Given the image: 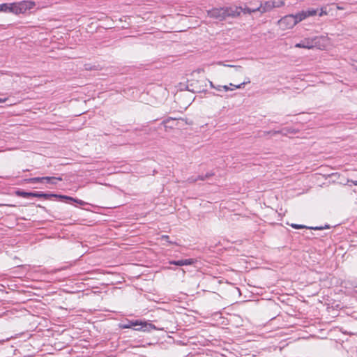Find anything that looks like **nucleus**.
<instances>
[{
  "label": "nucleus",
  "instance_id": "obj_23",
  "mask_svg": "<svg viewBox=\"0 0 357 357\" xmlns=\"http://www.w3.org/2000/svg\"><path fill=\"white\" fill-rule=\"evenodd\" d=\"M161 239L164 241H167L169 239V236L167 235H163L161 236Z\"/></svg>",
  "mask_w": 357,
  "mask_h": 357
},
{
  "label": "nucleus",
  "instance_id": "obj_4",
  "mask_svg": "<svg viewBox=\"0 0 357 357\" xmlns=\"http://www.w3.org/2000/svg\"><path fill=\"white\" fill-rule=\"evenodd\" d=\"M35 6L36 3L30 0L15 2V15L25 14Z\"/></svg>",
  "mask_w": 357,
  "mask_h": 357
},
{
  "label": "nucleus",
  "instance_id": "obj_19",
  "mask_svg": "<svg viewBox=\"0 0 357 357\" xmlns=\"http://www.w3.org/2000/svg\"><path fill=\"white\" fill-rule=\"evenodd\" d=\"M43 181V177H36V178H31L27 180V181L30 183H37Z\"/></svg>",
  "mask_w": 357,
  "mask_h": 357
},
{
  "label": "nucleus",
  "instance_id": "obj_18",
  "mask_svg": "<svg viewBox=\"0 0 357 357\" xmlns=\"http://www.w3.org/2000/svg\"><path fill=\"white\" fill-rule=\"evenodd\" d=\"M53 180H59V181H61L62 178L59 177V178H55V177H49V176H46V177H43V181H46L47 182H52V183H54L52 181Z\"/></svg>",
  "mask_w": 357,
  "mask_h": 357
},
{
  "label": "nucleus",
  "instance_id": "obj_22",
  "mask_svg": "<svg viewBox=\"0 0 357 357\" xmlns=\"http://www.w3.org/2000/svg\"><path fill=\"white\" fill-rule=\"evenodd\" d=\"M215 89L218 91H221L223 90L221 85L215 86Z\"/></svg>",
  "mask_w": 357,
  "mask_h": 357
},
{
  "label": "nucleus",
  "instance_id": "obj_26",
  "mask_svg": "<svg viewBox=\"0 0 357 357\" xmlns=\"http://www.w3.org/2000/svg\"><path fill=\"white\" fill-rule=\"evenodd\" d=\"M210 86L215 89V86L213 84L212 82H210Z\"/></svg>",
  "mask_w": 357,
  "mask_h": 357
},
{
  "label": "nucleus",
  "instance_id": "obj_10",
  "mask_svg": "<svg viewBox=\"0 0 357 357\" xmlns=\"http://www.w3.org/2000/svg\"><path fill=\"white\" fill-rule=\"evenodd\" d=\"M234 10H235V8H241L238 10V11H240V14L241 13H244V14H252L253 13H256V12H258L257 10H256V7L255 8H250L247 6H245L244 7H238V6H235V7H232Z\"/></svg>",
  "mask_w": 357,
  "mask_h": 357
},
{
  "label": "nucleus",
  "instance_id": "obj_8",
  "mask_svg": "<svg viewBox=\"0 0 357 357\" xmlns=\"http://www.w3.org/2000/svg\"><path fill=\"white\" fill-rule=\"evenodd\" d=\"M249 83H250V78L246 77L245 79L244 82L239 84H233L230 83L229 86L222 85V88L225 91H233L234 89H241L244 85L248 84Z\"/></svg>",
  "mask_w": 357,
  "mask_h": 357
},
{
  "label": "nucleus",
  "instance_id": "obj_20",
  "mask_svg": "<svg viewBox=\"0 0 357 357\" xmlns=\"http://www.w3.org/2000/svg\"><path fill=\"white\" fill-rule=\"evenodd\" d=\"M291 226L294 228V229H303V228H306L305 226L303 225H298V224H291Z\"/></svg>",
  "mask_w": 357,
  "mask_h": 357
},
{
  "label": "nucleus",
  "instance_id": "obj_6",
  "mask_svg": "<svg viewBox=\"0 0 357 357\" xmlns=\"http://www.w3.org/2000/svg\"><path fill=\"white\" fill-rule=\"evenodd\" d=\"M332 45L331 40L327 36L314 37V47L324 50Z\"/></svg>",
  "mask_w": 357,
  "mask_h": 357
},
{
  "label": "nucleus",
  "instance_id": "obj_1",
  "mask_svg": "<svg viewBox=\"0 0 357 357\" xmlns=\"http://www.w3.org/2000/svg\"><path fill=\"white\" fill-rule=\"evenodd\" d=\"M240 8L233 9L232 7L229 8H213L210 10H208V15L210 17L222 20L225 19L227 17H237L240 15V11H238Z\"/></svg>",
  "mask_w": 357,
  "mask_h": 357
},
{
  "label": "nucleus",
  "instance_id": "obj_21",
  "mask_svg": "<svg viewBox=\"0 0 357 357\" xmlns=\"http://www.w3.org/2000/svg\"><path fill=\"white\" fill-rule=\"evenodd\" d=\"M70 201H73L80 205H84L85 204V202L82 200H80V199H70Z\"/></svg>",
  "mask_w": 357,
  "mask_h": 357
},
{
  "label": "nucleus",
  "instance_id": "obj_25",
  "mask_svg": "<svg viewBox=\"0 0 357 357\" xmlns=\"http://www.w3.org/2000/svg\"><path fill=\"white\" fill-rule=\"evenodd\" d=\"M6 100H7L6 98H0V103H3V102H6Z\"/></svg>",
  "mask_w": 357,
  "mask_h": 357
},
{
  "label": "nucleus",
  "instance_id": "obj_13",
  "mask_svg": "<svg viewBox=\"0 0 357 357\" xmlns=\"http://www.w3.org/2000/svg\"><path fill=\"white\" fill-rule=\"evenodd\" d=\"M218 65L219 66H225V67H229V68H234L236 72H239L241 69H242V67L241 66H237V65H230V64H225L223 62H218Z\"/></svg>",
  "mask_w": 357,
  "mask_h": 357
},
{
  "label": "nucleus",
  "instance_id": "obj_7",
  "mask_svg": "<svg viewBox=\"0 0 357 357\" xmlns=\"http://www.w3.org/2000/svg\"><path fill=\"white\" fill-rule=\"evenodd\" d=\"M295 47L297 48L312 49L314 47V38H305L300 43H296Z\"/></svg>",
  "mask_w": 357,
  "mask_h": 357
},
{
  "label": "nucleus",
  "instance_id": "obj_12",
  "mask_svg": "<svg viewBox=\"0 0 357 357\" xmlns=\"http://www.w3.org/2000/svg\"><path fill=\"white\" fill-rule=\"evenodd\" d=\"M298 23L307 18L305 10H301L294 15Z\"/></svg>",
  "mask_w": 357,
  "mask_h": 357
},
{
  "label": "nucleus",
  "instance_id": "obj_27",
  "mask_svg": "<svg viewBox=\"0 0 357 357\" xmlns=\"http://www.w3.org/2000/svg\"><path fill=\"white\" fill-rule=\"evenodd\" d=\"M349 181L352 182L354 185H357V181H353L348 180V182H349Z\"/></svg>",
  "mask_w": 357,
  "mask_h": 357
},
{
  "label": "nucleus",
  "instance_id": "obj_28",
  "mask_svg": "<svg viewBox=\"0 0 357 357\" xmlns=\"http://www.w3.org/2000/svg\"><path fill=\"white\" fill-rule=\"evenodd\" d=\"M278 133H280V131H275L274 132V134H278Z\"/></svg>",
  "mask_w": 357,
  "mask_h": 357
},
{
  "label": "nucleus",
  "instance_id": "obj_5",
  "mask_svg": "<svg viewBox=\"0 0 357 357\" xmlns=\"http://www.w3.org/2000/svg\"><path fill=\"white\" fill-rule=\"evenodd\" d=\"M278 23L282 30L291 29L298 24L294 15H286L282 17Z\"/></svg>",
  "mask_w": 357,
  "mask_h": 357
},
{
  "label": "nucleus",
  "instance_id": "obj_29",
  "mask_svg": "<svg viewBox=\"0 0 357 357\" xmlns=\"http://www.w3.org/2000/svg\"><path fill=\"white\" fill-rule=\"evenodd\" d=\"M314 229H319L320 228H319V227H314Z\"/></svg>",
  "mask_w": 357,
  "mask_h": 357
},
{
  "label": "nucleus",
  "instance_id": "obj_30",
  "mask_svg": "<svg viewBox=\"0 0 357 357\" xmlns=\"http://www.w3.org/2000/svg\"><path fill=\"white\" fill-rule=\"evenodd\" d=\"M356 63H357V61H356Z\"/></svg>",
  "mask_w": 357,
  "mask_h": 357
},
{
  "label": "nucleus",
  "instance_id": "obj_9",
  "mask_svg": "<svg viewBox=\"0 0 357 357\" xmlns=\"http://www.w3.org/2000/svg\"><path fill=\"white\" fill-rule=\"evenodd\" d=\"M15 2L0 4V12L15 14Z\"/></svg>",
  "mask_w": 357,
  "mask_h": 357
},
{
  "label": "nucleus",
  "instance_id": "obj_24",
  "mask_svg": "<svg viewBox=\"0 0 357 357\" xmlns=\"http://www.w3.org/2000/svg\"><path fill=\"white\" fill-rule=\"evenodd\" d=\"M324 15H326V12L324 11L323 9H321V13H319V15L322 16Z\"/></svg>",
  "mask_w": 357,
  "mask_h": 357
},
{
  "label": "nucleus",
  "instance_id": "obj_17",
  "mask_svg": "<svg viewBox=\"0 0 357 357\" xmlns=\"http://www.w3.org/2000/svg\"><path fill=\"white\" fill-rule=\"evenodd\" d=\"M52 197H57V198L62 199H66V200L73 199V198L71 197H68L66 195H56V194H52Z\"/></svg>",
  "mask_w": 357,
  "mask_h": 357
},
{
  "label": "nucleus",
  "instance_id": "obj_16",
  "mask_svg": "<svg viewBox=\"0 0 357 357\" xmlns=\"http://www.w3.org/2000/svg\"><path fill=\"white\" fill-rule=\"evenodd\" d=\"M307 17L314 16L317 14V10L316 9L310 8L305 10Z\"/></svg>",
  "mask_w": 357,
  "mask_h": 357
},
{
  "label": "nucleus",
  "instance_id": "obj_2",
  "mask_svg": "<svg viewBox=\"0 0 357 357\" xmlns=\"http://www.w3.org/2000/svg\"><path fill=\"white\" fill-rule=\"evenodd\" d=\"M284 5L282 0L277 1H267L264 3H260L259 6H256V10L261 14L269 12L275 8H280Z\"/></svg>",
  "mask_w": 357,
  "mask_h": 357
},
{
  "label": "nucleus",
  "instance_id": "obj_15",
  "mask_svg": "<svg viewBox=\"0 0 357 357\" xmlns=\"http://www.w3.org/2000/svg\"><path fill=\"white\" fill-rule=\"evenodd\" d=\"M33 197H44V198H49L52 197V194H46L43 192H33V195H32Z\"/></svg>",
  "mask_w": 357,
  "mask_h": 357
},
{
  "label": "nucleus",
  "instance_id": "obj_11",
  "mask_svg": "<svg viewBox=\"0 0 357 357\" xmlns=\"http://www.w3.org/2000/svg\"><path fill=\"white\" fill-rule=\"evenodd\" d=\"M171 264L176 265V266H186L191 265L194 263V259H187L178 261H172L169 262Z\"/></svg>",
  "mask_w": 357,
  "mask_h": 357
},
{
  "label": "nucleus",
  "instance_id": "obj_3",
  "mask_svg": "<svg viewBox=\"0 0 357 357\" xmlns=\"http://www.w3.org/2000/svg\"><path fill=\"white\" fill-rule=\"evenodd\" d=\"M132 326H139V328H135L137 331H142L144 332L151 331L152 330L155 329L154 325L151 323H148L146 321H129L127 324H121L120 327L121 328H130Z\"/></svg>",
  "mask_w": 357,
  "mask_h": 357
},
{
  "label": "nucleus",
  "instance_id": "obj_14",
  "mask_svg": "<svg viewBox=\"0 0 357 357\" xmlns=\"http://www.w3.org/2000/svg\"><path fill=\"white\" fill-rule=\"evenodd\" d=\"M15 195L17 196H20V197H32V195H33V192H27L17 190L15 192Z\"/></svg>",
  "mask_w": 357,
  "mask_h": 357
}]
</instances>
